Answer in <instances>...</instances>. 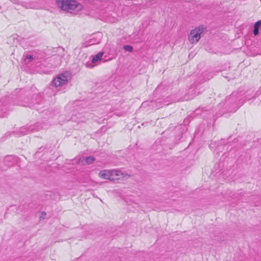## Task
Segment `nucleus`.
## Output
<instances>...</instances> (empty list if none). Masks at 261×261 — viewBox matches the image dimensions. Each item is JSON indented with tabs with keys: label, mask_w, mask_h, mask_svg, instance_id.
<instances>
[{
	"label": "nucleus",
	"mask_w": 261,
	"mask_h": 261,
	"mask_svg": "<svg viewBox=\"0 0 261 261\" xmlns=\"http://www.w3.org/2000/svg\"><path fill=\"white\" fill-rule=\"evenodd\" d=\"M261 27V20L256 22L254 25L253 34L257 36L259 33V28Z\"/></svg>",
	"instance_id": "nucleus-8"
},
{
	"label": "nucleus",
	"mask_w": 261,
	"mask_h": 261,
	"mask_svg": "<svg viewBox=\"0 0 261 261\" xmlns=\"http://www.w3.org/2000/svg\"><path fill=\"white\" fill-rule=\"evenodd\" d=\"M67 82V76L65 74H60L54 79L53 84L56 87H61L66 84Z\"/></svg>",
	"instance_id": "nucleus-4"
},
{
	"label": "nucleus",
	"mask_w": 261,
	"mask_h": 261,
	"mask_svg": "<svg viewBox=\"0 0 261 261\" xmlns=\"http://www.w3.org/2000/svg\"><path fill=\"white\" fill-rule=\"evenodd\" d=\"M122 173L121 171L117 170H104L100 171L98 173V176L99 177L105 179H109L110 180H114V176H119L121 175Z\"/></svg>",
	"instance_id": "nucleus-2"
},
{
	"label": "nucleus",
	"mask_w": 261,
	"mask_h": 261,
	"mask_svg": "<svg viewBox=\"0 0 261 261\" xmlns=\"http://www.w3.org/2000/svg\"><path fill=\"white\" fill-rule=\"evenodd\" d=\"M95 159L93 156H89L87 157H83L79 159V163H81L82 165H89L92 164L94 161Z\"/></svg>",
	"instance_id": "nucleus-5"
},
{
	"label": "nucleus",
	"mask_w": 261,
	"mask_h": 261,
	"mask_svg": "<svg viewBox=\"0 0 261 261\" xmlns=\"http://www.w3.org/2000/svg\"><path fill=\"white\" fill-rule=\"evenodd\" d=\"M34 128L33 126H29L28 127L27 126H23L21 127L20 133L22 135H24L26 133L28 132H32L34 130Z\"/></svg>",
	"instance_id": "nucleus-7"
},
{
	"label": "nucleus",
	"mask_w": 261,
	"mask_h": 261,
	"mask_svg": "<svg viewBox=\"0 0 261 261\" xmlns=\"http://www.w3.org/2000/svg\"><path fill=\"white\" fill-rule=\"evenodd\" d=\"M200 111V110L199 109L196 110L195 111V114L196 115L199 114Z\"/></svg>",
	"instance_id": "nucleus-12"
},
{
	"label": "nucleus",
	"mask_w": 261,
	"mask_h": 261,
	"mask_svg": "<svg viewBox=\"0 0 261 261\" xmlns=\"http://www.w3.org/2000/svg\"><path fill=\"white\" fill-rule=\"evenodd\" d=\"M8 158L5 159V161H7Z\"/></svg>",
	"instance_id": "nucleus-15"
},
{
	"label": "nucleus",
	"mask_w": 261,
	"mask_h": 261,
	"mask_svg": "<svg viewBox=\"0 0 261 261\" xmlns=\"http://www.w3.org/2000/svg\"><path fill=\"white\" fill-rule=\"evenodd\" d=\"M103 55V52H99L96 55H94L91 60V62L93 64L96 63L97 62L101 60L102 56Z\"/></svg>",
	"instance_id": "nucleus-6"
},
{
	"label": "nucleus",
	"mask_w": 261,
	"mask_h": 261,
	"mask_svg": "<svg viewBox=\"0 0 261 261\" xmlns=\"http://www.w3.org/2000/svg\"><path fill=\"white\" fill-rule=\"evenodd\" d=\"M123 48L126 51L131 53L133 50V47L132 46L129 45H125L123 46Z\"/></svg>",
	"instance_id": "nucleus-10"
},
{
	"label": "nucleus",
	"mask_w": 261,
	"mask_h": 261,
	"mask_svg": "<svg viewBox=\"0 0 261 261\" xmlns=\"http://www.w3.org/2000/svg\"><path fill=\"white\" fill-rule=\"evenodd\" d=\"M203 32V28L199 27L192 30L189 36V40L192 43L197 42L200 38V35Z\"/></svg>",
	"instance_id": "nucleus-3"
},
{
	"label": "nucleus",
	"mask_w": 261,
	"mask_h": 261,
	"mask_svg": "<svg viewBox=\"0 0 261 261\" xmlns=\"http://www.w3.org/2000/svg\"><path fill=\"white\" fill-rule=\"evenodd\" d=\"M19 37V36H18L17 34H14L13 35H12L9 39V41H11V40H14V42H13V44L14 45H16L17 43H18L19 41V39L18 38Z\"/></svg>",
	"instance_id": "nucleus-9"
},
{
	"label": "nucleus",
	"mask_w": 261,
	"mask_h": 261,
	"mask_svg": "<svg viewBox=\"0 0 261 261\" xmlns=\"http://www.w3.org/2000/svg\"><path fill=\"white\" fill-rule=\"evenodd\" d=\"M56 4L62 10L74 14L83 9L82 5L75 0H57Z\"/></svg>",
	"instance_id": "nucleus-1"
},
{
	"label": "nucleus",
	"mask_w": 261,
	"mask_h": 261,
	"mask_svg": "<svg viewBox=\"0 0 261 261\" xmlns=\"http://www.w3.org/2000/svg\"><path fill=\"white\" fill-rule=\"evenodd\" d=\"M247 100H250V99H251V97H247Z\"/></svg>",
	"instance_id": "nucleus-13"
},
{
	"label": "nucleus",
	"mask_w": 261,
	"mask_h": 261,
	"mask_svg": "<svg viewBox=\"0 0 261 261\" xmlns=\"http://www.w3.org/2000/svg\"><path fill=\"white\" fill-rule=\"evenodd\" d=\"M42 214H44V215H46V213L45 212H43L42 213Z\"/></svg>",
	"instance_id": "nucleus-14"
},
{
	"label": "nucleus",
	"mask_w": 261,
	"mask_h": 261,
	"mask_svg": "<svg viewBox=\"0 0 261 261\" xmlns=\"http://www.w3.org/2000/svg\"><path fill=\"white\" fill-rule=\"evenodd\" d=\"M26 59L29 60L30 61H32L33 60V56L31 55H29L26 57Z\"/></svg>",
	"instance_id": "nucleus-11"
}]
</instances>
